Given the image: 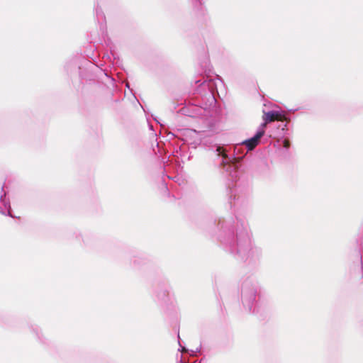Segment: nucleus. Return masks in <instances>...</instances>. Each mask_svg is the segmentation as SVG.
Returning <instances> with one entry per match:
<instances>
[{
	"label": "nucleus",
	"mask_w": 363,
	"mask_h": 363,
	"mask_svg": "<svg viewBox=\"0 0 363 363\" xmlns=\"http://www.w3.org/2000/svg\"><path fill=\"white\" fill-rule=\"evenodd\" d=\"M285 118L284 112L282 111H271L269 112H264L263 116L264 123L261 125L260 128H263L265 130V128L267 123L275 121H283Z\"/></svg>",
	"instance_id": "obj_1"
},
{
	"label": "nucleus",
	"mask_w": 363,
	"mask_h": 363,
	"mask_svg": "<svg viewBox=\"0 0 363 363\" xmlns=\"http://www.w3.org/2000/svg\"><path fill=\"white\" fill-rule=\"evenodd\" d=\"M264 132L265 130L263 128H259L253 138L244 141L242 144L247 147L248 150H253L259 144V140L264 135Z\"/></svg>",
	"instance_id": "obj_2"
},
{
	"label": "nucleus",
	"mask_w": 363,
	"mask_h": 363,
	"mask_svg": "<svg viewBox=\"0 0 363 363\" xmlns=\"http://www.w3.org/2000/svg\"><path fill=\"white\" fill-rule=\"evenodd\" d=\"M282 143H283V145L285 148H289L290 143L287 139H284Z\"/></svg>",
	"instance_id": "obj_3"
}]
</instances>
